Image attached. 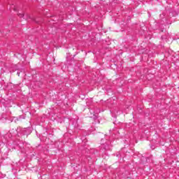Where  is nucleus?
<instances>
[{
  "label": "nucleus",
  "mask_w": 179,
  "mask_h": 179,
  "mask_svg": "<svg viewBox=\"0 0 179 179\" xmlns=\"http://www.w3.org/2000/svg\"><path fill=\"white\" fill-rule=\"evenodd\" d=\"M18 16H20V17H24V13H19Z\"/></svg>",
  "instance_id": "nucleus-1"
},
{
  "label": "nucleus",
  "mask_w": 179,
  "mask_h": 179,
  "mask_svg": "<svg viewBox=\"0 0 179 179\" xmlns=\"http://www.w3.org/2000/svg\"><path fill=\"white\" fill-rule=\"evenodd\" d=\"M18 76H20V73L17 72Z\"/></svg>",
  "instance_id": "nucleus-2"
}]
</instances>
